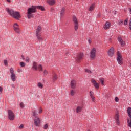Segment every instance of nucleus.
Returning <instances> with one entry per match:
<instances>
[{"label": "nucleus", "mask_w": 131, "mask_h": 131, "mask_svg": "<svg viewBox=\"0 0 131 131\" xmlns=\"http://www.w3.org/2000/svg\"><path fill=\"white\" fill-rule=\"evenodd\" d=\"M88 42H89V43L90 44V45H91V43H92V41H91V38H89L88 39Z\"/></svg>", "instance_id": "nucleus-44"}, {"label": "nucleus", "mask_w": 131, "mask_h": 131, "mask_svg": "<svg viewBox=\"0 0 131 131\" xmlns=\"http://www.w3.org/2000/svg\"><path fill=\"white\" fill-rule=\"evenodd\" d=\"M32 68L35 69V70H36V71H37L38 67H37V62H34V61L33 62Z\"/></svg>", "instance_id": "nucleus-19"}, {"label": "nucleus", "mask_w": 131, "mask_h": 131, "mask_svg": "<svg viewBox=\"0 0 131 131\" xmlns=\"http://www.w3.org/2000/svg\"><path fill=\"white\" fill-rule=\"evenodd\" d=\"M48 126H49V125H48V124H46L43 127L44 129H47L48 128Z\"/></svg>", "instance_id": "nucleus-38"}, {"label": "nucleus", "mask_w": 131, "mask_h": 131, "mask_svg": "<svg viewBox=\"0 0 131 131\" xmlns=\"http://www.w3.org/2000/svg\"><path fill=\"white\" fill-rule=\"evenodd\" d=\"M129 121H130L129 118H127V122H128V123H129V122H130Z\"/></svg>", "instance_id": "nucleus-49"}, {"label": "nucleus", "mask_w": 131, "mask_h": 131, "mask_svg": "<svg viewBox=\"0 0 131 131\" xmlns=\"http://www.w3.org/2000/svg\"><path fill=\"white\" fill-rule=\"evenodd\" d=\"M118 40L120 42V45L122 47H124V46L125 45V42L124 41H123V40H122V38H121V36H118Z\"/></svg>", "instance_id": "nucleus-11"}, {"label": "nucleus", "mask_w": 131, "mask_h": 131, "mask_svg": "<svg viewBox=\"0 0 131 131\" xmlns=\"http://www.w3.org/2000/svg\"><path fill=\"white\" fill-rule=\"evenodd\" d=\"M13 26H19V25H18V24L15 23Z\"/></svg>", "instance_id": "nucleus-50"}, {"label": "nucleus", "mask_w": 131, "mask_h": 131, "mask_svg": "<svg viewBox=\"0 0 131 131\" xmlns=\"http://www.w3.org/2000/svg\"><path fill=\"white\" fill-rule=\"evenodd\" d=\"M68 52H67L66 56H68Z\"/></svg>", "instance_id": "nucleus-58"}, {"label": "nucleus", "mask_w": 131, "mask_h": 131, "mask_svg": "<svg viewBox=\"0 0 131 131\" xmlns=\"http://www.w3.org/2000/svg\"><path fill=\"white\" fill-rule=\"evenodd\" d=\"M85 72H87V73H92V71L88 69H85Z\"/></svg>", "instance_id": "nucleus-33"}, {"label": "nucleus", "mask_w": 131, "mask_h": 131, "mask_svg": "<svg viewBox=\"0 0 131 131\" xmlns=\"http://www.w3.org/2000/svg\"><path fill=\"white\" fill-rule=\"evenodd\" d=\"M130 121L128 123V126H129V127H131V119H130Z\"/></svg>", "instance_id": "nucleus-45"}, {"label": "nucleus", "mask_w": 131, "mask_h": 131, "mask_svg": "<svg viewBox=\"0 0 131 131\" xmlns=\"http://www.w3.org/2000/svg\"><path fill=\"white\" fill-rule=\"evenodd\" d=\"M118 25H119L120 26H121V25H123V21H122L121 20H118Z\"/></svg>", "instance_id": "nucleus-28"}, {"label": "nucleus", "mask_w": 131, "mask_h": 131, "mask_svg": "<svg viewBox=\"0 0 131 131\" xmlns=\"http://www.w3.org/2000/svg\"><path fill=\"white\" fill-rule=\"evenodd\" d=\"M11 79H12V81H16V74H11Z\"/></svg>", "instance_id": "nucleus-23"}, {"label": "nucleus", "mask_w": 131, "mask_h": 131, "mask_svg": "<svg viewBox=\"0 0 131 131\" xmlns=\"http://www.w3.org/2000/svg\"><path fill=\"white\" fill-rule=\"evenodd\" d=\"M33 116H34V117H35L36 116V112H35V111L33 112Z\"/></svg>", "instance_id": "nucleus-40"}, {"label": "nucleus", "mask_w": 131, "mask_h": 131, "mask_svg": "<svg viewBox=\"0 0 131 131\" xmlns=\"http://www.w3.org/2000/svg\"><path fill=\"white\" fill-rule=\"evenodd\" d=\"M39 70H40V71H42V66H41V64L39 65L38 67Z\"/></svg>", "instance_id": "nucleus-30"}, {"label": "nucleus", "mask_w": 131, "mask_h": 131, "mask_svg": "<svg viewBox=\"0 0 131 131\" xmlns=\"http://www.w3.org/2000/svg\"><path fill=\"white\" fill-rule=\"evenodd\" d=\"M83 56V53H78L77 56H74V58L75 59L76 63H80V60H82Z\"/></svg>", "instance_id": "nucleus-3"}, {"label": "nucleus", "mask_w": 131, "mask_h": 131, "mask_svg": "<svg viewBox=\"0 0 131 131\" xmlns=\"http://www.w3.org/2000/svg\"><path fill=\"white\" fill-rule=\"evenodd\" d=\"M74 90H72L70 92L71 96H74Z\"/></svg>", "instance_id": "nucleus-36"}, {"label": "nucleus", "mask_w": 131, "mask_h": 131, "mask_svg": "<svg viewBox=\"0 0 131 131\" xmlns=\"http://www.w3.org/2000/svg\"><path fill=\"white\" fill-rule=\"evenodd\" d=\"M7 1L8 3H11V1H10V0H7Z\"/></svg>", "instance_id": "nucleus-55"}, {"label": "nucleus", "mask_w": 131, "mask_h": 131, "mask_svg": "<svg viewBox=\"0 0 131 131\" xmlns=\"http://www.w3.org/2000/svg\"><path fill=\"white\" fill-rule=\"evenodd\" d=\"M82 111V107L81 106H77L76 110V112L77 113H79V112H81Z\"/></svg>", "instance_id": "nucleus-21"}, {"label": "nucleus", "mask_w": 131, "mask_h": 131, "mask_svg": "<svg viewBox=\"0 0 131 131\" xmlns=\"http://www.w3.org/2000/svg\"><path fill=\"white\" fill-rule=\"evenodd\" d=\"M99 81L100 83L102 84V85H104V82L105 81L104 78H99Z\"/></svg>", "instance_id": "nucleus-26"}, {"label": "nucleus", "mask_w": 131, "mask_h": 131, "mask_svg": "<svg viewBox=\"0 0 131 131\" xmlns=\"http://www.w3.org/2000/svg\"><path fill=\"white\" fill-rule=\"evenodd\" d=\"M20 65L21 67H25V63L23 62H21Z\"/></svg>", "instance_id": "nucleus-35"}, {"label": "nucleus", "mask_w": 131, "mask_h": 131, "mask_svg": "<svg viewBox=\"0 0 131 131\" xmlns=\"http://www.w3.org/2000/svg\"><path fill=\"white\" fill-rule=\"evenodd\" d=\"M73 22L74 24V29L76 31L78 29V21H77V18L75 16L73 17Z\"/></svg>", "instance_id": "nucleus-6"}, {"label": "nucleus", "mask_w": 131, "mask_h": 131, "mask_svg": "<svg viewBox=\"0 0 131 131\" xmlns=\"http://www.w3.org/2000/svg\"><path fill=\"white\" fill-rule=\"evenodd\" d=\"M100 14H98V15H97V17H98L99 18H100Z\"/></svg>", "instance_id": "nucleus-56"}, {"label": "nucleus", "mask_w": 131, "mask_h": 131, "mask_svg": "<svg viewBox=\"0 0 131 131\" xmlns=\"http://www.w3.org/2000/svg\"><path fill=\"white\" fill-rule=\"evenodd\" d=\"M34 123L36 126H39L40 124V119L39 118H37L36 119H34Z\"/></svg>", "instance_id": "nucleus-12"}, {"label": "nucleus", "mask_w": 131, "mask_h": 131, "mask_svg": "<svg viewBox=\"0 0 131 131\" xmlns=\"http://www.w3.org/2000/svg\"><path fill=\"white\" fill-rule=\"evenodd\" d=\"M107 55L109 57H112L114 55V48L113 47H111L108 51Z\"/></svg>", "instance_id": "nucleus-9"}, {"label": "nucleus", "mask_w": 131, "mask_h": 131, "mask_svg": "<svg viewBox=\"0 0 131 131\" xmlns=\"http://www.w3.org/2000/svg\"><path fill=\"white\" fill-rule=\"evenodd\" d=\"M127 22H128V18H126L124 23V25H127Z\"/></svg>", "instance_id": "nucleus-32"}, {"label": "nucleus", "mask_w": 131, "mask_h": 131, "mask_svg": "<svg viewBox=\"0 0 131 131\" xmlns=\"http://www.w3.org/2000/svg\"><path fill=\"white\" fill-rule=\"evenodd\" d=\"M96 53L97 51L95 48H93L90 52V58L91 59H94L96 57Z\"/></svg>", "instance_id": "nucleus-7"}, {"label": "nucleus", "mask_w": 131, "mask_h": 131, "mask_svg": "<svg viewBox=\"0 0 131 131\" xmlns=\"http://www.w3.org/2000/svg\"><path fill=\"white\" fill-rule=\"evenodd\" d=\"M29 58H28V57H26V62H29Z\"/></svg>", "instance_id": "nucleus-46"}, {"label": "nucleus", "mask_w": 131, "mask_h": 131, "mask_svg": "<svg viewBox=\"0 0 131 131\" xmlns=\"http://www.w3.org/2000/svg\"><path fill=\"white\" fill-rule=\"evenodd\" d=\"M37 12V10H34L33 8L32 7L29 8L28 9V15L27 17L28 19H30L31 18H33L34 16L33 14L34 13H36Z\"/></svg>", "instance_id": "nucleus-2"}, {"label": "nucleus", "mask_w": 131, "mask_h": 131, "mask_svg": "<svg viewBox=\"0 0 131 131\" xmlns=\"http://www.w3.org/2000/svg\"><path fill=\"white\" fill-rule=\"evenodd\" d=\"M66 11V8L65 7H63L61 9L60 11V19L64 16V14H65V12Z\"/></svg>", "instance_id": "nucleus-15"}, {"label": "nucleus", "mask_w": 131, "mask_h": 131, "mask_svg": "<svg viewBox=\"0 0 131 131\" xmlns=\"http://www.w3.org/2000/svg\"><path fill=\"white\" fill-rule=\"evenodd\" d=\"M32 8L36 11V9H38V10H40L41 11H46V9H45V7L42 6H32Z\"/></svg>", "instance_id": "nucleus-8"}, {"label": "nucleus", "mask_w": 131, "mask_h": 131, "mask_svg": "<svg viewBox=\"0 0 131 131\" xmlns=\"http://www.w3.org/2000/svg\"><path fill=\"white\" fill-rule=\"evenodd\" d=\"M129 13H130V15H131V8H129Z\"/></svg>", "instance_id": "nucleus-51"}, {"label": "nucleus", "mask_w": 131, "mask_h": 131, "mask_svg": "<svg viewBox=\"0 0 131 131\" xmlns=\"http://www.w3.org/2000/svg\"><path fill=\"white\" fill-rule=\"evenodd\" d=\"M117 61L119 65H122L123 61H122V56L120 54V52H117Z\"/></svg>", "instance_id": "nucleus-4"}, {"label": "nucleus", "mask_w": 131, "mask_h": 131, "mask_svg": "<svg viewBox=\"0 0 131 131\" xmlns=\"http://www.w3.org/2000/svg\"><path fill=\"white\" fill-rule=\"evenodd\" d=\"M90 95L91 97L93 96V95H94V92L93 91H90Z\"/></svg>", "instance_id": "nucleus-41"}, {"label": "nucleus", "mask_w": 131, "mask_h": 131, "mask_svg": "<svg viewBox=\"0 0 131 131\" xmlns=\"http://www.w3.org/2000/svg\"><path fill=\"white\" fill-rule=\"evenodd\" d=\"M21 58H23V60H25V58H24V56L23 55H21Z\"/></svg>", "instance_id": "nucleus-54"}, {"label": "nucleus", "mask_w": 131, "mask_h": 131, "mask_svg": "<svg viewBox=\"0 0 131 131\" xmlns=\"http://www.w3.org/2000/svg\"><path fill=\"white\" fill-rule=\"evenodd\" d=\"M40 31H41V27L38 26L36 29V34H40L39 32H40Z\"/></svg>", "instance_id": "nucleus-20"}, {"label": "nucleus", "mask_w": 131, "mask_h": 131, "mask_svg": "<svg viewBox=\"0 0 131 131\" xmlns=\"http://www.w3.org/2000/svg\"><path fill=\"white\" fill-rule=\"evenodd\" d=\"M4 65L5 66H8V60H4Z\"/></svg>", "instance_id": "nucleus-34"}, {"label": "nucleus", "mask_w": 131, "mask_h": 131, "mask_svg": "<svg viewBox=\"0 0 131 131\" xmlns=\"http://www.w3.org/2000/svg\"><path fill=\"white\" fill-rule=\"evenodd\" d=\"M91 82H92L93 84H94L96 90H99V83H97V81H96V80H95L94 79H92Z\"/></svg>", "instance_id": "nucleus-10"}, {"label": "nucleus", "mask_w": 131, "mask_h": 131, "mask_svg": "<svg viewBox=\"0 0 131 131\" xmlns=\"http://www.w3.org/2000/svg\"><path fill=\"white\" fill-rule=\"evenodd\" d=\"M119 101V99L118 98V97H116L115 98V101L117 103Z\"/></svg>", "instance_id": "nucleus-37"}, {"label": "nucleus", "mask_w": 131, "mask_h": 131, "mask_svg": "<svg viewBox=\"0 0 131 131\" xmlns=\"http://www.w3.org/2000/svg\"><path fill=\"white\" fill-rule=\"evenodd\" d=\"M129 22H131V17H130V18Z\"/></svg>", "instance_id": "nucleus-59"}, {"label": "nucleus", "mask_w": 131, "mask_h": 131, "mask_svg": "<svg viewBox=\"0 0 131 131\" xmlns=\"http://www.w3.org/2000/svg\"><path fill=\"white\" fill-rule=\"evenodd\" d=\"M42 113V110H40L39 112V113L40 114V113Z\"/></svg>", "instance_id": "nucleus-52"}, {"label": "nucleus", "mask_w": 131, "mask_h": 131, "mask_svg": "<svg viewBox=\"0 0 131 131\" xmlns=\"http://www.w3.org/2000/svg\"><path fill=\"white\" fill-rule=\"evenodd\" d=\"M44 75H47V70H45L43 71Z\"/></svg>", "instance_id": "nucleus-47"}, {"label": "nucleus", "mask_w": 131, "mask_h": 131, "mask_svg": "<svg viewBox=\"0 0 131 131\" xmlns=\"http://www.w3.org/2000/svg\"><path fill=\"white\" fill-rule=\"evenodd\" d=\"M2 92H3V88L0 86V93H2Z\"/></svg>", "instance_id": "nucleus-48"}, {"label": "nucleus", "mask_w": 131, "mask_h": 131, "mask_svg": "<svg viewBox=\"0 0 131 131\" xmlns=\"http://www.w3.org/2000/svg\"><path fill=\"white\" fill-rule=\"evenodd\" d=\"M20 107L21 108H24V104H23V102H21L20 104Z\"/></svg>", "instance_id": "nucleus-39"}, {"label": "nucleus", "mask_w": 131, "mask_h": 131, "mask_svg": "<svg viewBox=\"0 0 131 131\" xmlns=\"http://www.w3.org/2000/svg\"><path fill=\"white\" fill-rule=\"evenodd\" d=\"M7 12L8 14H9L11 17L14 18V19H16V20H19L20 18H21V15L20 13L17 11H14L13 9H9V8H7Z\"/></svg>", "instance_id": "nucleus-1"}, {"label": "nucleus", "mask_w": 131, "mask_h": 131, "mask_svg": "<svg viewBox=\"0 0 131 131\" xmlns=\"http://www.w3.org/2000/svg\"><path fill=\"white\" fill-rule=\"evenodd\" d=\"M115 119L117 125H119V115H118V113L115 114Z\"/></svg>", "instance_id": "nucleus-13"}, {"label": "nucleus", "mask_w": 131, "mask_h": 131, "mask_svg": "<svg viewBox=\"0 0 131 131\" xmlns=\"http://www.w3.org/2000/svg\"><path fill=\"white\" fill-rule=\"evenodd\" d=\"M111 25V24H110V23L108 21H107L104 25L103 28H104V29H109Z\"/></svg>", "instance_id": "nucleus-17"}, {"label": "nucleus", "mask_w": 131, "mask_h": 131, "mask_svg": "<svg viewBox=\"0 0 131 131\" xmlns=\"http://www.w3.org/2000/svg\"><path fill=\"white\" fill-rule=\"evenodd\" d=\"M47 3L50 6H53V5L55 3V0H47Z\"/></svg>", "instance_id": "nucleus-18"}, {"label": "nucleus", "mask_w": 131, "mask_h": 131, "mask_svg": "<svg viewBox=\"0 0 131 131\" xmlns=\"http://www.w3.org/2000/svg\"><path fill=\"white\" fill-rule=\"evenodd\" d=\"M76 86V81L72 80L71 82V87L72 89H75Z\"/></svg>", "instance_id": "nucleus-14"}, {"label": "nucleus", "mask_w": 131, "mask_h": 131, "mask_svg": "<svg viewBox=\"0 0 131 131\" xmlns=\"http://www.w3.org/2000/svg\"><path fill=\"white\" fill-rule=\"evenodd\" d=\"M94 9H95V4H93L90 7L89 11L90 12H92V11H94Z\"/></svg>", "instance_id": "nucleus-24"}, {"label": "nucleus", "mask_w": 131, "mask_h": 131, "mask_svg": "<svg viewBox=\"0 0 131 131\" xmlns=\"http://www.w3.org/2000/svg\"><path fill=\"white\" fill-rule=\"evenodd\" d=\"M14 27V29L15 30V31H16V32H17L18 33H19L20 32V30L18 28H17L16 26H13Z\"/></svg>", "instance_id": "nucleus-27"}, {"label": "nucleus", "mask_w": 131, "mask_h": 131, "mask_svg": "<svg viewBox=\"0 0 131 131\" xmlns=\"http://www.w3.org/2000/svg\"><path fill=\"white\" fill-rule=\"evenodd\" d=\"M91 99H92V102H95V97L94 96H91Z\"/></svg>", "instance_id": "nucleus-43"}, {"label": "nucleus", "mask_w": 131, "mask_h": 131, "mask_svg": "<svg viewBox=\"0 0 131 131\" xmlns=\"http://www.w3.org/2000/svg\"><path fill=\"white\" fill-rule=\"evenodd\" d=\"M10 73L11 74H15V73H14V69H13V68L10 69Z\"/></svg>", "instance_id": "nucleus-31"}, {"label": "nucleus", "mask_w": 131, "mask_h": 131, "mask_svg": "<svg viewBox=\"0 0 131 131\" xmlns=\"http://www.w3.org/2000/svg\"><path fill=\"white\" fill-rule=\"evenodd\" d=\"M57 79H58V75H57V74H55V73H53L52 75V80L53 82L56 81Z\"/></svg>", "instance_id": "nucleus-16"}, {"label": "nucleus", "mask_w": 131, "mask_h": 131, "mask_svg": "<svg viewBox=\"0 0 131 131\" xmlns=\"http://www.w3.org/2000/svg\"><path fill=\"white\" fill-rule=\"evenodd\" d=\"M8 113L9 119L11 121L14 120V119H15V114H14L13 111H12V110H9L8 111Z\"/></svg>", "instance_id": "nucleus-5"}, {"label": "nucleus", "mask_w": 131, "mask_h": 131, "mask_svg": "<svg viewBox=\"0 0 131 131\" xmlns=\"http://www.w3.org/2000/svg\"><path fill=\"white\" fill-rule=\"evenodd\" d=\"M38 88H40V89H42V88H43L42 84L40 82H39L38 83Z\"/></svg>", "instance_id": "nucleus-29"}, {"label": "nucleus", "mask_w": 131, "mask_h": 131, "mask_svg": "<svg viewBox=\"0 0 131 131\" xmlns=\"http://www.w3.org/2000/svg\"><path fill=\"white\" fill-rule=\"evenodd\" d=\"M24 127V126L23 125V124H21L19 127V128L20 129H22Z\"/></svg>", "instance_id": "nucleus-42"}, {"label": "nucleus", "mask_w": 131, "mask_h": 131, "mask_svg": "<svg viewBox=\"0 0 131 131\" xmlns=\"http://www.w3.org/2000/svg\"><path fill=\"white\" fill-rule=\"evenodd\" d=\"M116 13H117V11H115V13H114L115 15H116Z\"/></svg>", "instance_id": "nucleus-57"}, {"label": "nucleus", "mask_w": 131, "mask_h": 131, "mask_svg": "<svg viewBox=\"0 0 131 131\" xmlns=\"http://www.w3.org/2000/svg\"><path fill=\"white\" fill-rule=\"evenodd\" d=\"M36 36L38 39V40H39L40 41L41 40H42V37L40 36V34H36Z\"/></svg>", "instance_id": "nucleus-22"}, {"label": "nucleus", "mask_w": 131, "mask_h": 131, "mask_svg": "<svg viewBox=\"0 0 131 131\" xmlns=\"http://www.w3.org/2000/svg\"><path fill=\"white\" fill-rule=\"evenodd\" d=\"M12 87L13 88V89H15V85L14 84H12Z\"/></svg>", "instance_id": "nucleus-53"}, {"label": "nucleus", "mask_w": 131, "mask_h": 131, "mask_svg": "<svg viewBox=\"0 0 131 131\" xmlns=\"http://www.w3.org/2000/svg\"><path fill=\"white\" fill-rule=\"evenodd\" d=\"M127 111L128 115L129 116V118L131 119V107H128Z\"/></svg>", "instance_id": "nucleus-25"}]
</instances>
